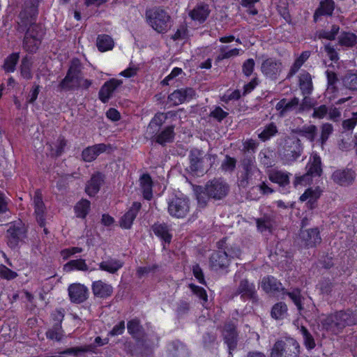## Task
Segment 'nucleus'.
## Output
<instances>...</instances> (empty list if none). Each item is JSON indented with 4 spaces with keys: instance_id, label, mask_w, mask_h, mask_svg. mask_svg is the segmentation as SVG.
I'll use <instances>...</instances> for the list:
<instances>
[{
    "instance_id": "nucleus-1",
    "label": "nucleus",
    "mask_w": 357,
    "mask_h": 357,
    "mask_svg": "<svg viewBox=\"0 0 357 357\" xmlns=\"http://www.w3.org/2000/svg\"><path fill=\"white\" fill-rule=\"evenodd\" d=\"M229 192V185L222 178H213L208 181L204 186L198 185L195 189L198 206L204 208L211 199L221 200Z\"/></svg>"
},
{
    "instance_id": "nucleus-2",
    "label": "nucleus",
    "mask_w": 357,
    "mask_h": 357,
    "mask_svg": "<svg viewBox=\"0 0 357 357\" xmlns=\"http://www.w3.org/2000/svg\"><path fill=\"white\" fill-rule=\"evenodd\" d=\"M356 318L351 310H340L328 315L321 320L324 329L333 334H338L348 326L356 324Z\"/></svg>"
},
{
    "instance_id": "nucleus-3",
    "label": "nucleus",
    "mask_w": 357,
    "mask_h": 357,
    "mask_svg": "<svg viewBox=\"0 0 357 357\" xmlns=\"http://www.w3.org/2000/svg\"><path fill=\"white\" fill-rule=\"evenodd\" d=\"M299 343L294 338L278 340L273 344L271 357H298Z\"/></svg>"
},
{
    "instance_id": "nucleus-4",
    "label": "nucleus",
    "mask_w": 357,
    "mask_h": 357,
    "mask_svg": "<svg viewBox=\"0 0 357 357\" xmlns=\"http://www.w3.org/2000/svg\"><path fill=\"white\" fill-rule=\"evenodd\" d=\"M149 24L158 33H165L170 28V16L160 8H153L146 12Z\"/></svg>"
},
{
    "instance_id": "nucleus-5",
    "label": "nucleus",
    "mask_w": 357,
    "mask_h": 357,
    "mask_svg": "<svg viewBox=\"0 0 357 357\" xmlns=\"http://www.w3.org/2000/svg\"><path fill=\"white\" fill-rule=\"evenodd\" d=\"M38 3L37 0H26L22 11L19 14L18 31H24L27 26L36 24L38 14Z\"/></svg>"
},
{
    "instance_id": "nucleus-6",
    "label": "nucleus",
    "mask_w": 357,
    "mask_h": 357,
    "mask_svg": "<svg viewBox=\"0 0 357 357\" xmlns=\"http://www.w3.org/2000/svg\"><path fill=\"white\" fill-rule=\"evenodd\" d=\"M38 3L37 0H26L22 11L19 14L18 31H24L27 26L36 24L38 14Z\"/></svg>"
},
{
    "instance_id": "nucleus-7",
    "label": "nucleus",
    "mask_w": 357,
    "mask_h": 357,
    "mask_svg": "<svg viewBox=\"0 0 357 357\" xmlns=\"http://www.w3.org/2000/svg\"><path fill=\"white\" fill-rule=\"evenodd\" d=\"M243 173L241 174L238 185L242 188H246L249 184H254L252 176H259L261 172L255 165V157L250 155H245L241 161Z\"/></svg>"
},
{
    "instance_id": "nucleus-8",
    "label": "nucleus",
    "mask_w": 357,
    "mask_h": 357,
    "mask_svg": "<svg viewBox=\"0 0 357 357\" xmlns=\"http://www.w3.org/2000/svg\"><path fill=\"white\" fill-rule=\"evenodd\" d=\"M298 239L300 246L305 249L315 248L321 242L319 228L317 227L307 228V225H302Z\"/></svg>"
},
{
    "instance_id": "nucleus-9",
    "label": "nucleus",
    "mask_w": 357,
    "mask_h": 357,
    "mask_svg": "<svg viewBox=\"0 0 357 357\" xmlns=\"http://www.w3.org/2000/svg\"><path fill=\"white\" fill-rule=\"evenodd\" d=\"M82 82V73L79 66L77 64H72L66 77L61 81L59 88L61 90L71 91L79 88Z\"/></svg>"
},
{
    "instance_id": "nucleus-10",
    "label": "nucleus",
    "mask_w": 357,
    "mask_h": 357,
    "mask_svg": "<svg viewBox=\"0 0 357 357\" xmlns=\"http://www.w3.org/2000/svg\"><path fill=\"white\" fill-rule=\"evenodd\" d=\"M303 151L301 140L295 137H287L284 139L282 158L287 162L295 161Z\"/></svg>"
},
{
    "instance_id": "nucleus-11",
    "label": "nucleus",
    "mask_w": 357,
    "mask_h": 357,
    "mask_svg": "<svg viewBox=\"0 0 357 357\" xmlns=\"http://www.w3.org/2000/svg\"><path fill=\"white\" fill-rule=\"evenodd\" d=\"M189 199L184 197L175 196L168 202V211L172 216L181 218L189 212Z\"/></svg>"
},
{
    "instance_id": "nucleus-12",
    "label": "nucleus",
    "mask_w": 357,
    "mask_h": 357,
    "mask_svg": "<svg viewBox=\"0 0 357 357\" xmlns=\"http://www.w3.org/2000/svg\"><path fill=\"white\" fill-rule=\"evenodd\" d=\"M282 70V64L280 60L273 57L265 59L261 65L262 74L271 80L278 78Z\"/></svg>"
},
{
    "instance_id": "nucleus-13",
    "label": "nucleus",
    "mask_w": 357,
    "mask_h": 357,
    "mask_svg": "<svg viewBox=\"0 0 357 357\" xmlns=\"http://www.w3.org/2000/svg\"><path fill=\"white\" fill-rule=\"evenodd\" d=\"M235 295H240L242 300L251 301L252 303L258 301L256 286L248 279H242L236 289Z\"/></svg>"
},
{
    "instance_id": "nucleus-14",
    "label": "nucleus",
    "mask_w": 357,
    "mask_h": 357,
    "mask_svg": "<svg viewBox=\"0 0 357 357\" xmlns=\"http://www.w3.org/2000/svg\"><path fill=\"white\" fill-rule=\"evenodd\" d=\"M167 119V114L158 112L155 114L149 122L146 132L145 137L153 142L156 135H158L159 131H160L162 125L165 123Z\"/></svg>"
},
{
    "instance_id": "nucleus-15",
    "label": "nucleus",
    "mask_w": 357,
    "mask_h": 357,
    "mask_svg": "<svg viewBox=\"0 0 357 357\" xmlns=\"http://www.w3.org/2000/svg\"><path fill=\"white\" fill-rule=\"evenodd\" d=\"M222 336L225 343L227 345L229 355L236 349L238 344V332L234 323L225 324L222 331Z\"/></svg>"
},
{
    "instance_id": "nucleus-16",
    "label": "nucleus",
    "mask_w": 357,
    "mask_h": 357,
    "mask_svg": "<svg viewBox=\"0 0 357 357\" xmlns=\"http://www.w3.org/2000/svg\"><path fill=\"white\" fill-rule=\"evenodd\" d=\"M27 227L26 225H13L7 230L8 245L11 248H15L20 241L26 237Z\"/></svg>"
},
{
    "instance_id": "nucleus-17",
    "label": "nucleus",
    "mask_w": 357,
    "mask_h": 357,
    "mask_svg": "<svg viewBox=\"0 0 357 357\" xmlns=\"http://www.w3.org/2000/svg\"><path fill=\"white\" fill-rule=\"evenodd\" d=\"M230 259L226 250L213 251L209 258V266L215 271L225 270L229 266Z\"/></svg>"
},
{
    "instance_id": "nucleus-18",
    "label": "nucleus",
    "mask_w": 357,
    "mask_h": 357,
    "mask_svg": "<svg viewBox=\"0 0 357 357\" xmlns=\"http://www.w3.org/2000/svg\"><path fill=\"white\" fill-rule=\"evenodd\" d=\"M70 300L72 303L79 304L86 301L89 297V289L79 283H74L68 288Z\"/></svg>"
},
{
    "instance_id": "nucleus-19",
    "label": "nucleus",
    "mask_w": 357,
    "mask_h": 357,
    "mask_svg": "<svg viewBox=\"0 0 357 357\" xmlns=\"http://www.w3.org/2000/svg\"><path fill=\"white\" fill-rule=\"evenodd\" d=\"M196 95L195 91L190 87L175 90L168 96V100L174 105H178L185 101H189Z\"/></svg>"
},
{
    "instance_id": "nucleus-20",
    "label": "nucleus",
    "mask_w": 357,
    "mask_h": 357,
    "mask_svg": "<svg viewBox=\"0 0 357 357\" xmlns=\"http://www.w3.org/2000/svg\"><path fill=\"white\" fill-rule=\"evenodd\" d=\"M204 152L198 149H192L189 153L190 166L191 172L195 174L204 172Z\"/></svg>"
},
{
    "instance_id": "nucleus-21",
    "label": "nucleus",
    "mask_w": 357,
    "mask_h": 357,
    "mask_svg": "<svg viewBox=\"0 0 357 357\" xmlns=\"http://www.w3.org/2000/svg\"><path fill=\"white\" fill-rule=\"evenodd\" d=\"M299 98L294 97L291 100L287 98L281 99L275 105V109L279 111L280 116H284L289 112L294 110H298Z\"/></svg>"
},
{
    "instance_id": "nucleus-22",
    "label": "nucleus",
    "mask_w": 357,
    "mask_h": 357,
    "mask_svg": "<svg viewBox=\"0 0 357 357\" xmlns=\"http://www.w3.org/2000/svg\"><path fill=\"white\" fill-rule=\"evenodd\" d=\"M105 179V176L100 172L93 174L87 182L85 192L91 197L95 196L100 190Z\"/></svg>"
},
{
    "instance_id": "nucleus-23",
    "label": "nucleus",
    "mask_w": 357,
    "mask_h": 357,
    "mask_svg": "<svg viewBox=\"0 0 357 357\" xmlns=\"http://www.w3.org/2000/svg\"><path fill=\"white\" fill-rule=\"evenodd\" d=\"M122 84V81L112 79L106 82L99 91L98 96L100 100L105 103L112 97L113 92L115 89Z\"/></svg>"
},
{
    "instance_id": "nucleus-24",
    "label": "nucleus",
    "mask_w": 357,
    "mask_h": 357,
    "mask_svg": "<svg viewBox=\"0 0 357 357\" xmlns=\"http://www.w3.org/2000/svg\"><path fill=\"white\" fill-rule=\"evenodd\" d=\"M355 178V173L351 169H337L332 174L333 181L341 185H350Z\"/></svg>"
},
{
    "instance_id": "nucleus-25",
    "label": "nucleus",
    "mask_w": 357,
    "mask_h": 357,
    "mask_svg": "<svg viewBox=\"0 0 357 357\" xmlns=\"http://www.w3.org/2000/svg\"><path fill=\"white\" fill-rule=\"evenodd\" d=\"M107 146L105 144H97L88 146L82 151V158L84 161L90 162L93 161L100 153L107 150Z\"/></svg>"
},
{
    "instance_id": "nucleus-26",
    "label": "nucleus",
    "mask_w": 357,
    "mask_h": 357,
    "mask_svg": "<svg viewBox=\"0 0 357 357\" xmlns=\"http://www.w3.org/2000/svg\"><path fill=\"white\" fill-rule=\"evenodd\" d=\"M175 126L174 125L167 126L159 131L153 142H155L161 146H165L167 144L174 142L175 138Z\"/></svg>"
},
{
    "instance_id": "nucleus-27",
    "label": "nucleus",
    "mask_w": 357,
    "mask_h": 357,
    "mask_svg": "<svg viewBox=\"0 0 357 357\" xmlns=\"http://www.w3.org/2000/svg\"><path fill=\"white\" fill-rule=\"evenodd\" d=\"M167 352L169 357H188L189 355L186 346L178 340L168 344Z\"/></svg>"
},
{
    "instance_id": "nucleus-28",
    "label": "nucleus",
    "mask_w": 357,
    "mask_h": 357,
    "mask_svg": "<svg viewBox=\"0 0 357 357\" xmlns=\"http://www.w3.org/2000/svg\"><path fill=\"white\" fill-rule=\"evenodd\" d=\"M92 291L95 296L106 298L112 294L113 287L102 280H98L93 282Z\"/></svg>"
},
{
    "instance_id": "nucleus-29",
    "label": "nucleus",
    "mask_w": 357,
    "mask_h": 357,
    "mask_svg": "<svg viewBox=\"0 0 357 357\" xmlns=\"http://www.w3.org/2000/svg\"><path fill=\"white\" fill-rule=\"evenodd\" d=\"M47 146L50 151V155L52 158H58L63 153L67 146V140L64 137L60 135L54 142L47 143Z\"/></svg>"
},
{
    "instance_id": "nucleus-30",
    "label": "nucleus",
    "mask_w": 357,
    "mask_h": 357,
    "mask_svg": "<svg viewBox=\"0 0 357 357\" xmlns=\"http://www.w3.org/2000/svg\"><path fill=\"white\" fill-rule=\"evenodd\" d=\"M261 287L266 293H275L284 289L282 283L271 275L262 279Z\"/></svg>"
},
{
    "instance_id": "nucleus-31",
    "label": "nucleus",
    "mask_w": 357,
    "mask_h": 357,
    "mask_svg": "<svg viewBox=\"0 0 357 357\" xmlns=\"http://www.w3.org/2000/svg\"><path fill=\"white\" fill-rule=\"evenodd\" d=\"M33 202L37 222L38 223H43L45 221L44 215L45 207L43 201L42 194L39 190L35 192Z\"/></svg>"
},
{
    "instance_id": "nucleus-32",
    "label": "nucleus",
    "mask_w": 357,
    "mask_h": 357,
    "mask_svg": "<svg viewBox=\"0 0 357 357\" xmlns=\"http://www.w3.org/2000/svg\"><path fill=\"white\" fill-rule=\"evenodd\" d=\"M307 172L312 177L320 176L322 173L321 160L319 155L314 153L306 165Z\"/></svg>"
},
{
    "instance_id": "nucleus-33",
    "label": "nucleus",
    "mask_w": 357,
    "mask_h": 357,
    "mask_svg": "<svg viewBox=\"0 0 357 357\" xmlns=\"http://www.w3.org/2000/svg\"><path fill=\"white\" fill-rule=\"evenodd\" d=\"M151 230L165 243H170L172 235L170 234V227L167 225H152Z\"/></svg>"
},
{
    "instance_id": "nucleus-34",
    "label": "nucleus",
    "mask_w": 357,
    "mask_h": 357,
    "mask_svg": "<svg viewBox=\"0 0 357 357\" xmlns=\"http://www.w3.org/2000/svg\"><path fill=\"white\" fill-rule=\"evenodd\" d=\"M24 37L27 38H32L35 40H39L42 42L43 36L45 35V29L43 26L40 24H33L31 26H27L26 29Z\"/></svg>"
},
{
    "instance_id": "nucleus-35",
    "label": "nucleus",
    "mask_w": 357,
    "mask_h": 357,
    "mask_svg": "<svg viewBox=\"0 0 357 357\" xmlns=\"http://www.w3.org/2000/svg\"><path fill=\"white\" fill-rule=\"evenodd\" d=\"M128 333L136 340L139 339L144 334V328L138 318H134L127 323Z\"/></svg>"
},
{
    "instance_id": "nucleus-36",
    "label": "nucleus",
    "mask_w": 357,
    "mask_h": 357,
    "mask_svg": "<svg viewBox=\"0 0 357 357\" xmlns=\"http://www.w3.org/2000/svg\"><path fill=\"white\" fill-rule=\"evenodd\" d=\"M299 86L303 95H310L313 89L311 75L307 72H303L299 76Z\"/></svg>"
},
{
    "instance_id": "nucleus-37",
    "label": "nucleus",
    "mask_w": 357,
    "mask_h": 357,
    "mask_svg": "<svg viewBox=\"0 0 357 357\" xmlns=\"http://www.w3.org/2000/svg\"><path fill=\"white\" fill-rule=\"evenodd\" d=\"M334 8V2L333 0H325L321 2L319 8L314 14V20L317 22L318 17L321 15H331Z\"/></svg>"
},
{
    "instance_id": "nucleus-38",
    "label": "nucleus",
    "mask_w": 357,
    "mask_h": 357,
    "mask_svg": "<svg viewBox=\"0 0 357 357\" xmlns=\"http://www.w3.org/2000/svg\"><path fill=\"white\" fill-rule=\"evenodd\" d=\"M123 266V262L121 260L116 259H110L107 261H102L100 265V269L102 271H105L109 272L110 273H115L122 268Z\"/></svg>"
},
{
    "instance_id": "nucleus-39",
    "label": "nucleus",
    "mask_w": 357,
    "mask_h": 357,
    "mask_svg": "<svg viewBox=\"0 0 357 357\" xmlns=\"http://www.w3.org/2000/svg\"><path fill=\"white\" fill-rule=\"evenodd\" d=\"M140 185L143 190L144 197L146 199L152 198L153 182L149 174H144L139 178Z\"/></svg>"
},
{
    "instance_id": "nucleus-40",
    "label": "nucleus",
    "mask_w": 357,
    "mask_h": 357,
    "mask_svg": "<svg viewBox=\"0 0 357 357\" xmlns=\"http://www.w3.org/2000/svg\"><path fill=\"white\" fill-rule=\"evenodd\" d=\"M209 10L207 5H198L190 13V16L194 20L203 22L208 16Z\"/></svg>"
},
{
    "instance_id": "nucleus-41",
    "label": "nucleus",
    "mask_w": 357,
    "mask_h": 357,
    "mask_svg": "<svg viewBox=\"0 0 357 357\" xmlns=\"http://www.w3.org/2000/svg\"><path fill=\"white\" fill-rule=\"evenodd\" d=\"M287 305L285 303L278 302L272 307L271 315L276 320H281L287 315Z\"/></svg>"
},
{
    "instance_id": "nucleus-42",
    "label": "nucleus",
    "mask_w": 357,
    "mask_h": 357,
    "mask_svg": "<svg viewBox=\"0 0 357 357\" xmlns=\"http://www.w3.org/2000/svg\"><path fill=\"white\" fill-rule=\"evenodd\" d=\"M317 132V128L314 125L303 126L296 130V133L305 137L310 142H313Z\"/></svg>"
},
{
    "instance_id": "nucleus-43",
    "label": "nucleus",
    "mask_w": 357,
    "mask_h": 357,
    "mask_svg": "<svg viewBox=\"0 0 357 357\" xmlns=\"http://www.w3.org/2000/svg\"><path fill=\"white\" fill-rule=\"evenodd\" d=\"M88 269L89 267L85 260L82 259L70 260L63 266V270L66 272H70L73 270L86 271H88Z\"/></svg>"
},
{
    "instance_id": "nucleus-44",
    "label": "nucleus",
    "mask_w": 357,
    "mask_h": 357,
    "mask_svg": "<svg viewBox=\"0 0 357 357\" xmlns=\"http://www.w3.org/2000/svg\"><path fill=\"white\" fill-rule=\"evenodd\" d=\"M96 45L99 51L105 52L113 48L114 41L108 35H100L97 38Z\"/></svg>"
},
{
    "instance_id": "nucleus-45",
    "label": "nucleus",
    "mask_w": 357,
    "mask_h": 357,
    "mask_svg": "<svg viewBox=\"0 0 357 357\" xmlns=\"http://www.w3.org/2000/svg\"><path fill=\"white\" fill-rule=\"evenodd\" d=\"M268 178L272 182L278 183L280 186L289 184V174L281 171L273 172L269 174Z\"/></svg>"
},
{
    "instance_id": "nucleus-46",
    "label": "nucleus",
    "mask_w": 357,
    "mask_h": 357,
    "mask_svg": "<svg viewBox=\"0 0 357 357\" xmlns=\"http://www.w3.org/2000/svg\"><path fill=\"white\" fill-rule=\"evenodd\" d=\"M298 329L303 338V344L307 350H312L316 347L314 339L307 328L304 326H298Z\"/></svg>"
},
{
    "instance_id": "nucleus-47",
    "label": "nucleus",
    "mask_w": 357,
    "mask_h": 357,
    "mask_svg": "<svg viewBox=\"0 0 357 357\" xmlns=\"http://www.w3.org/2000/svg\"><path fill=\"white\" fill-rule=\"evenodd\" d=\"M93 348V346L92 344L80 347H74L64 349L63 351H61L60 354L66 355H72L75 357H79L88 351H92Z\"/></svg>"
},
{
    "instance_id": "nucleus-48",
    "label": "nucleus",
    "mask_w": 357,
    "mask_h": 357,
    "mask_svg": "<svg viewBox=\"0 0 357 357\" xmlns=\"http://www.w3.org/2000/svg\"><path fill=\"white\" fill-rule=\"evenodd\" d=\"M190 303L185 299H181L176 303L175 312L178 319L185 317L190 311Z\"/></svg>"
},
{
    "instance_id": "nucleus-49",
    "label": "nucleus",
    "mask_w": 357,
    "mask_h": 357,
    "mask_svg": "<svg viewBox=\"0 0 357 357\" xmlns=\"http://www.w3.org/2000/svg\"><path fill=\"white\" fill-rule=\"evenodd\" d=\"M46 337L49 340L60 342L64 336V331L62 326L52 324L45 333Z\"/></svg>"
},
{
    "instance_id": "nucleus-50",
    "label": "nucleus",
    "mask_w": 357,
    "mask_h": 357,
    "mask_svg": "<svg viewBox=\"0 0 357 357\" xmlns=\"http://www.w3.org/2000/svg\"><path fill=\"white\" fill-rule=\"evenodd\" d=\"M338 43L342 46L354 47L357 43V36L350 32H343L339 37Z\"/></svg>"
},
{
    "instance_id": "nucleus-51",
    "label": "nucleus",
    "mask_w": 357,
    "mask_h": 357,
    "mask_svg": "<svg viewBox=\"0 0 357 357\" xmlns=\"http://www.w3.org/2000/svg\"><path fill=\"white\" fill-rule=\"evenodd\" d=\"M140 208V203L134 202L130 209L122 217L121 223H132Z\"/></svg>"
},
{
    "instance_id": "nucleus-52",
    "label": "nucleus",
    "mask_w": 357,
    "mask_h": 357,
    "mask_svg": "<svg viewBox=\"0 0 357 357\" xmlns=\"http://www.w3.org/2000/svg\"><path fill=\"white\" fill-rule=\"evenodd\" d=\"M278 132L277 126L274 123L266 126L264 130L258 135V137L263 142L270 139Z\"/></svg>"
},
{
    "instance_id": "nucleus-53",
    "label": "nucleus",
    "mask_w": 357,
    "mask_h": 357,
    "mask_svg": "<svg viewBox=\"0 0 357 357\" xmlns=\"http://www.w3.org/2000/svg\"><path fill=\"white\" fill-rule=\"evenodd\" d=\"M32 66L31 58L26 56L24 57L21 62L20 70L22 76L26 79H30L32 78V73L31 71Z\"/></svg>"
},
{
    "instance_id": "nucleus-54",
    "label": "nucleus",
    "mask_w": 357,
    "mask_h": 357,
    "mask_svg": "<svg viewBox=\"0 0 357 357\" xmlns=\"http://www.w3.org/2000/svg\"><path fill=\"white\" fill-rule=\"evenodd\" d=\"M189 287L192 293L200 299L202 305L207 308L208 296L206 291L203 287L197 286L194 284H190Z\"/></svg>"
},
{
    "instance_id": "nucleus-55",
    "label": "nucleus",
    "mask_w": 357,
    "mask_h": 357,
    "mask_svg": "<svg viewBox=\"0 0 357 357\" xmlns=\"http://www.w3.org/2000/svg\"><path fill=\"white\" fill-rule=\"evenodd\" d=\"M41 42L40 40L32 39V38H27L24 37L22 47L23 49L31 54L36 53V51L38 50L39 46L40 45Z\"/></svg>"
},
{
    "instance_id": "nucleus-56",
    "label": "nucleus",
    "mask_w": 357,
    "mask_h": 357,
    "mask_svg": "<svg viewBox=\"0 0 357 357\" xmlns=\"http://www.w3.org/2000/svg\"><path fill=\"white\" fill-rule=\"evenodd\" d=\"M290 299L293 301L295 305L297 307V309L299 312L303 310L302 299H303V296L301 294V290L298 288L294 289L291 291H287L285 293Z\"/></svg>"
},
{
    "instance_id": "nucleus-57",
    "label": "nucleus",
    "mask_w": 357,
    "mask_h": 357,
    "mask_svg": "<svg viewBox=\"0 0 357 357\" xmlns=\"http://www.w3.org/2000/svg\"><path fill=\"white\" fill-rule=\"evenodd\" d=\"M340 31V26L337 24H333L331 30L321 29L318 31V38L333 40L335 39L337 34Z\"/></svg>"
},
{
    "instance_id": "nucleus-58",
    "label": "nucleus",
    "mask_w": 357,
    "mask_h": 357,
    "mask_svg": "<svg viewBox=\"0 0 357 357\" xmlns=\"http://www.w3.org/2000/svg\"><path fill=\"white\" fill-rule=\"evenodd\" d=\"M20 59L19 53H13L9 55L4 61L3 68L6 72H13L15 69V66Z\"/></svg>"
},
{
    "instance_id": "nucleus-59",
    "label": "nucleus",
    "mask_w": 357,
    "mask_h": 357,
    "mask_svg": "<svg viewBox=\"0 0 357 357\" xmlns=\"http://www.w3.org/2000/svg\"><path fill=\"white\" fill-rule=\"evenodd\" d=\"M91 203L86 199H82L75 206V213L77 217L84 218L89 213Z\"/></svg>"
},
{
    "instance_id": "nucleus-60",
    "label": "nucleus",
    "mask_w": 357,
    "mask_h": 357,
    "mask_svg": "<svg viewBox=\"0 0 357 357\" xmlns=\"http://www.w3.org/2000/svg\"><path fill=\"white\" fill-rule=\"evenodd\" d=\"M319 197L317 192H314L311 189H307L305 192L300 197L301 202L307 201V204L310 208L314 207V205Z\"/></svg>"
},
{
    "instance_id": "nucleus-61",
    "label": "nucleus",
    "mask_w": 357,
    "mask_h": 357,
    "mask_svg": "<svg viewBox=\"0 0 357 357\" xmlns=\"http://www.w3.org/2000/svg\"><path fill=\"white\" fill-rule=\"evenodd\" d=\"M344 86L350 90H357V74L349 73L343 78Z\"/></svg>"
},
{
    "instance_id": "nucleus-62",
    "label": "nucleus",
    "mask_w": 357,
    "mask_h": 357,
    "mask_svg": "<svg viewBox=\"0 0 357 357\" xmlns=\"http://www.w3.org/2000/svg\"><path fill=\"white\" fill-rule=\"evenodd\" d=\"M333 131V128L331 124L326 123L322 125L321 137L320 139H319L321 146H323L326 142L329 136L332 134Z\"/></svg>"
},
{
    "instance_id": "nucleus-63",
    "label": "nucleus",
    "mask_w": 357,
    "mask_h": 357,
    "mask_svg": "<svg viewBox=\"0 0 357 357\" xmlns=\"http://www.w3.org/2000/svg\"><path fill=\"white\" fill-rule=\"evenodd\" d=\"M159 268L160 266L158 264L138 267L137 269V275L139 278H142L143 276L146 275L149 273H154L157 272L159 270Z\"/></svg>"
},
{
    "instance_id": "nucleus-64",
    "label": "nucleus",
    "mask_w": 357,
    "mask_h": 357,
    "mask_svg": "<svg viewBox=\"0 0 357 357\" xmlns=\"http://www.w3.org/2000/svg\"><path fill=\"white\" fill-rule=\"evenodd\" d=\"M17 277V273L15 271H12L3 264L0 265V278L7 280H11Z\"/></svg>"
}]
</instances>
